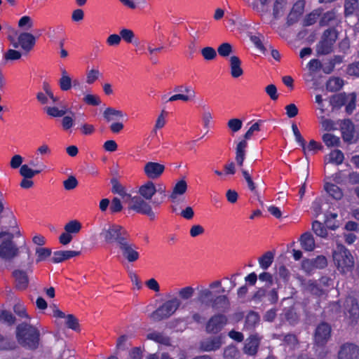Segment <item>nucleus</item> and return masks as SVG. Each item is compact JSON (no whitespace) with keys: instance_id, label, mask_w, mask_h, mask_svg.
Wrapping results in <instances>:
<instances>
[{"instance_id":"4be33fe9","label":"nucleus","mask_w":359,"mask_h":359,"mask_svg":"<svg viewBox=\"0 0 359 359\" xmlns=\"http://www.w3.org/2000/svg\"><path fill=\"white\" fill-rule=\"evenodd\" d=\"M15 280L16 287L20 290L25 289L29 283L28 276L25 271L21 270H15L13 273Z\"/></svg>"},{"instance_id":"c756f323","label":"nucleus","mask_w":359,"mask_h":359,"mask_svg":"<svg viewBox=\"0 0 359 359\" xmlns=\"http://www.w3.org/2000/svg\"><path fill=\"white\" fill-rule=\"evenodd\" d=\"M195 290L191 286H186L180 289L176 290L175 294H178V298L182 300L187 301L191 299L194 294ZM174 293V292H172Z\"/></svg>"},{"instance_id":"473e14b6","label":"nucleus","mask_w":359,"mask_h":359,"mask_svg":"<svg viewBox=\"0 0 359 359\" xmlns=\"http://www.w3.org/2000/svg\"><path fill=\"white\" fill-rule=\"evenodd\" d=\"M82 228L81 223L76 220H71L69 222H67L64 227V229L65 231L68 232L71 235L72 234H77L80 232Z\"/></svg>"},{"instance_id":"f3484780","label":"nucleus","mask_w":359,"mask_h":359,"mask_svg":"<svg viewBox=\"0 0 359 359\" xmlns=\"http://www.w3.org/2000/svg\"><path fill=\"white\" fill-rule=\"evenodd\" d=\"M261 338L257 334L250 336L245 341L243 351L248 355H255L259 346Z\"/></svg>"},{"instance_id":"c9c22d12","label":"nucleus","mask_w":359,"mask_h":359,"mask_svg":"<svg viewBox=\"0 0 359 359\" xmlns=\"http://www.w3.org/2000/svg\"><path fill=\"white\" fill-rule=\"evenodd\" d=\"M273 254L271 252H266L259 259V264L262 269H267L273 263Z\"/></svg>"},{"instance_id":"7c9ffc66","label":"nucleus","mask_w":359,"mask_h":359,"mask_svg":"<svg viewBox=\"0 0 359 359\" xmlns=\"http://www.w3.org/2000/svg\"><path fill=\"white\" fill-rule=\"evenodd\" d=\"M287 5L286 0H275L273 7V15L278 19L283 16Z\"/></svg>"},{"instance_id":"c03bdc74","label":"nucleus","mask_w":359,"mask_h":359,"mask_svg":"<svg viewBox=\"0 0 359 359\" xmlns=\"http://www.w3.org/2000/svg\"><path fill=\"white\" fill-rule=\"evenodd\" d=\"M217 52L221 57H226L233 52V47L229 43H223L218 46Z\"/></svg>"},{"instance_id":"b1692460","label":"nucleus","mask_w":359,"mask_h":359,"mask_svg":"<svg viewBox=\"0 0 359 359\" xmlns=\"http://www.w3.org/2000/svg\"><path fill=\"white\" fill-rule=\"evenodd\" d=\"M248 143L246 140H241L237 144L236 149V161L238 165L243 166L244 160L245 158L246 148Z\"/></svg>"},{"instance_id":"393cba45","label":"nucleus","mask_w":359,"mask_h":359,"mask_svg":"<svg viewBox=\"0 0 359 359\" xmlns=\"http://www.w3.org/2000/svg\"><path fill=\"white\" fill-rule=\"evenodd\" d=\"M61 77L58 81L60 88L62 91H67L72 87V79L65 69H61Z\"/></svg>"},{"instance_id":"4c0bfd02","label":"nucleus","mask_w":359,"mask_h":359,"mask_svg":"<svg viewBox=\"0 0 359 359\" xmlns=\"http://www.w3.org/2000/svg\"><path fill=\"white\" fill-rule=\"evenodd\" d=\"M259 316L255 312H250L245 318V326L247 329H251L254 327L259 322Z\"/></svg>"},{"instance_id":"680f3d73","label":"nucleus","mask_w":359,"mask_h":359,"mask_svg":"<svg viewBox=\"0 0 359 359\" xmlns=\"http://www.w3.org/2000/svg\"><path fill=\"white\" fill-rule=\"evenodd\" d=\"M123 206L119 198L115 197L112 199L109 206L110 212L112 214L119 212L122 210Z\"/></svg>"},{"instance_id":"a878e982","label":"nucleus","mask_w":359,"mask_h":359,"mask_svg":"<svg viewBox=\"0 0 359 359\" xmlns=\"http://www.w3.org/2000/svg\"><path fill=\"white\" fill-rule=\"evenodd\" d=\"M302 248L306 251H313L315 249L316 244L313 236L310 233H305L300 238Z\"/></svg>"},{"instance_id":"412c9836","label":"nucleus","mask_w":359,"mask_h":359,"mask_svg":"<svg viewBox=\"0 0 359 359\" xmlns=\"http://www.w3.org/2000/svg\"><path fill=\"white\" fill-rule=\"evenodd\" d=\"M222 344L221 337H214L203 341L201 348L204 351H212L219 348Z\"/></svg>"},{"instance_id":"ea45409f","label":"nucleus","mask_w":359,"mask_h":359,"mask_svg":"<svg viewBox=\"0 0 359 359\" xmlns=\"http://www.w3.org/2000/svg\"><path fill=\"white\" fill-rule=\"evenodd\" d=\"M358 8V0H346L344 4V10L346 15L353 14Z\"/></svg>"},{"instance_id":"052dcab7","label":"nucleus","mask_w":359,"mask_h":359,"mask_svg":"<svg viewBox=\"0 0 359 359\" xmlns=\"http://www.w3.org/2000/svg\"><path fill=\"white\" fill-rule=\"evenodd\" d=\"M121 39H123L126 43H132L135 37L134 32L129 29H122L120 31Z\"/></svg>"},{"instance_id":"79ce46f5","label":"nucleus","mask_w":359,"mask_h":359,"mask_svg":"<svg viewBox=\"0 0 359 359\" xmlns=\"http://www.w3.org/2000/svg\"><path fill=\"white\" fill-rule=\"evenodd\" d=\"M40 172L41 170H34L27 164L21 165L20 169V175L25 178H32Z\"/></svg>"},{"instance_id":"2f4dec72","label":"nucleus","mask_w":359,"mask_h":359,"mask_svg":"<svg viewBox=\"0 0 359 359\" xmlns=\"http://www.w3.org/2000/svg\"><path fill=\"white\" fill-rule=\"evenodd\" d=\"M325 189L330 196L336 200H339L343 196L341 189L334 184L326 183L325 184Z\"/></svg>"},{"instance_id":"13d9d810","label":"nucleus","mask_w":359,"mask_h":359,"mask_svg":"<svg viewBox=\"0 0 359 359\" xmlns=\"http://www.w3.org/2000/svg\"><path fill=\"white\" fill-rule=\"evenodd\" d=\"M174 91L177 92H184L186 94L190 95V97H196V92L192 88L191 86L184 84L177 86L174 88Z\"/></svg>"},{"instance_id":"49530a36","label":"nucleus","mask_w":359,"mask_h":359,"mask_svg":"<svg viewBox=\"0 0 359 359\" xmlns=\"http://www.w3.org/2000/svg\"><path fill=\"white\" fill-rule=\"evenodd\" d=\"M45 111L48 115L52 117H62L66 113L67 110L65 109H59L56 107H48L45 108Z\"/></svg>"},{"instance_id":"f8f14e48","label":"nucleus","mask_w":359,"mask_h":359,"mask_svg":"<svg viewBox=\"0 0 359 359\" xmlns=\"http://www.w3.org/2000/svg\"><path fill=\"white\" fill-rule=\"evenodd\" d=\"M338 359H359V346L346 342L339 346Z\"/></svg>"},{"instance_id":"6ab92c4d","label":"nucleus","mask_w":359,"mask_h":359,"mask_svg":"<svg viewBox=\"0 0 359 359\" xmlns=\"http://www.w3.org/2000/svg\"><path fill=\"white\" fill-rule=\"evenodd\" d=\"M157 191H163V190H157L154 182H147L140 187L138 194L140 197L145 200H151Z\"/></svg>"},{"instance_id":"cd10ccee","label":"nucleus","mask_w":359,"mask_h":359,"mask_svg":"<svg viewBox=\"0 0 359 359\" xmlns=\"http://www.w3.org/2000/svg\"><path fill=\"white\" fill-rule=\"evenodd\" d=\"M339 22L337 15L334 11H327L325 13L320 20L321 26H334Z\"/></svg>"},{"instance_id":"0e129e2a","label":"nucleus","mask_w":359,"mask_h":359,"mask_svg":"<svg viewBox=\"0 0 359 359\" xmlns=\"http://www.w3.org/2000/svg\"><path fill=\"white\" fill-rule=\"evenodd\" d=\"M64 187L66 190H72L78 185V181L74 176H69L63 182Z\"/></svg>"},{"instance_id":"bf43d9fd","label":"nucleus","mask_w":359,"mask_h":359,"mask_svg":"<svg viewBox=\"0 0 359 359\" xmlns=\"http://www.w3.org/2000/svg\"><path fill=\"white\" fill-rule=\"evenodd\" d=\"M227 126L233 133H236L241 129L243 123L238 118H232L228 121Z\"/></svg>"},{"instance_id":"58836bf2","label":"nucleus","mask_w":359,"mask_h":359,"mask_svg":"<svg viewBox=\"0 0 359 359\" xmlns=\"http://www.w3.org/2000/svg\"><path fill=\"white\" fill-rule=\"evenodd\" d=\"M344 158V154L340 150L336 149L330 154L328 162L339 165L342 163Z\"/></svg>"},{"instance_id":"e433bc0d","label":"nucleus","mask_w":359,"mask_h":359,"mask_svg":"<svg viewBox=\"0 0 359 359\" xmlns=\"http://www.w3.org/2000/svg\"><path fill=\"white\" fill-rule=\"evenodd\" d=\"M323 140L328 147H338L340 143L339 138L331 133L324 134L323 136Z\"/></svg>"},{"instance_id":"2eb2a0df","label":"nucleus","mask_w":359,"mask_h":359,"mask_svg":"<svg viewBox=\"0 0 359 359\" xmlns=\"http://www.w3.org/2000/svg\"><path fill=\"white\" fill-rule=\"evenodd\" d=\"M53 311V316L57 318H65L67 326L74 330H77L79 327L78 320L72 314L65 315L64 312L58 309L55 305L50 306Z\"/></svg>"},{"instance_id":"603ef678","label":"nucleus","mask_w":359,"mask_h":359,"mask_svg":"<svg viewBox=\"0 0 359 359\" xmlns=\"http://www.w3.org/2000/svg\"><path fill=\"white\" fill-rule=\"evenodd\" d=\"M100 75L101 74L97 69H92L88 71L86 73V83L88 84L93 83Z\"/></svg>"},{"instance_id":"dca6fc26","label":"nucleus","mask_w":359,"mask_h":359,"mask_svg":"<svg viewBox=\"0 0 359 359\" xmlns=\"http://www.w3.org/2000/svg\"><path fill=\"white\" fill-rule=\"evenodd\" d=\"M165 165L157 162H148L144 165V174L149 179H157L164 172Z\"/></svg>"},{"instance_id":"f257e3e1","label":"nucleus","mask_w":359,"mask_h":359,"mask_svg":"<svg viewBox=\"0 0 359 359\" xmlns=\"http://www.w3.org/2000/svg\"><path fill=\"white\" fill-rule=\"evenodd\" d=\"M222 287L220 280L212 282L208 287H202L198 291L197 300L202 305L211 307L213 310L224 311L229 305L225 295L214 296L212 290Z\"/></svg>"},{"instance_id":"a211bd4d","label":"nucleus","mask_w":359,"mask_h":359,"mask_svg":"<svg viewBox=\"0 0 359 359\" xmlns=\"http://www.w3.org/2000/svg\"><path fill=\"white\" fill-rule=\"evenodd\" d=\"M35 44V37L30 33L23 32L18 36V43L14 44L15 48H18V45L26 50H30Z\"/></svg>"},{"instance_id":"0eeeda50","label":"nucleus","mask_w":359,"mask_h":359,"mask_svg":"<svg viewBox=\"0 0 359 359\" xmlns=\"http://www.w3.org/2000/svg\"><path fill=\"white\" fill-rule=\"evenodd\" d=\"M0 238H4L0 245V257L10 260L18 254V248L12 241L13 235L6 231L0 232Z\"/></svg>"},{"instance_id":"37998d69","label":"nucleus","mask_w":359,"mask_h":359,"mask_svg":"<svg viewBox=\"0 0 359 359\" xmlns=\"http://www.w3.org/2000/svg\"><path fill=\"white\" fill-rule=\"evenodd\" d=\"M312 229L314 233L322 238H325L327 236V231L324 225L318 221H314L312 223Z\"/></svg>"},{"instance_id":"8fccbe9b","label":"nucleus","mask_w":359,"mask_h":359,"mask_svg":"<svg viewBox=\"0 0 359 359\" xmlns=\"http://www.w3.org/2000/svg\"><path fill=\"white\" fill-rule=\"evenodd\" d=\"M195 97H190V95H188V94L177 93V94H175V95H172L171 97H170L165 101V102H175V101H177V100H182L183 102H188V101L194 100Z\"/></svg>"},{"instance_id":"ddd939ff","label":"nucleus","mask_w":359,"mask_h":359,"mask_svg":"<svg viewBox=\"0 0 359 359\" xmlns=\"http://www.w3.org/2000/svg\"><path fill=\"white\" fill-rule=\"evenodd\" d=\"M226 317L223 314L212 316L206 324V331L209 333H217L226 324Z\"/></svg>"},{"instance_id":"4468645a","label":"nucleus","mask_w":359,"mask_h":359,"mask_svg":"<svg viewBox=\"0 0 359 359\" xmlns=\"http://www.w3.org/2000/svg\"><path fill=\"white\" fill-rule=\"evenodd\" d=\"M331 327L327 323L320 324L315 332L314 340L316 344L323 346L330 337Z\"/></svg>"},{"instance_id":"39448f33","label":"nucleus","mask_w":359,"mask_h":359,"mask_svg":"<svg viewBox=\"0 0 359 359\" xmlns=\"http://www.w3.org/2000/svg\"><path fill=\"white\" fill-rule=\"evenodd\" d=\"M129 235L127 231L121 226L116 224H107L102 229L100 233V238L104 241L106 244L116 243L118 246Z\"/></svg>"},{"instance_id":"4d7b16f0","label":"nucleus","mask_w":359,"mask_h":359,"mask_svg":"<svg viewBox=\"0 0 359 359\" xmlns=\"http://www.w3.org/2000/svg\"><path fill=\"white\" fill-rule=\"evenodd\" d=\"M113 188H112V192L115 194H118L120 196H121L126 202V199H128V197H130V194H127L126 191L124 190L123 187L119 184L117 182L114 181L113 182Z\"/></svg>"},{"instance_id":"a19ab883","label":"nucleus","mask_w":359,"mask_h":359,"mask_svg":"<svg viewBox=\"0 0 359 359\" xmlns=\"http://www.w3.org/2000/svg\"><path fill=\"white\" fill-rule=\"evenodd\" d=\"M51 255V250L49 248H37L36 249V262H40L46 260L48 257H49Z\"/></svg>"},{"instance_id":"a18cd8bd","label":"nucleus","mask_w":359,"mask_h":359,"mask_svg":"<svg viewBox=\"0 0 359 359\" xmlns=\"http://www.w3.org/2000/svg\"><path fill=\"white\" fill-rule=\"evenodd\" d=\"M165 114L166 111L165 110H162L161 114L158 115L155 123L154 128L152 130V133H154V135L156 134V130L158 129H161L165 126L166 123Z\"/></svg>"},{"instance_id":"3c124183","label":"nucleus","mask_w":359,"mask_h":359,"mask_svg":"<svg viewBox=\"0 0 359 359\" xmlns=\"http://www.w3.org/2000/svg\"><path fill=\"white\" fill-rule=\"evenodd\" d=\"M284 345L290 349H293L297 346V339L294 334H287L283 339Z\"/></svg>"},{"instance_id":"e2e57ef3","label":"nucleus","mask_w":359,"mask_h":359,"mask_svg":"<svg viewBox=\"0 0 359 359\" xmlns=\"http://www.w3.org/2000/svg\"><path fill=\"white\" fill-rule=\"evenodd\" d=\"M313 264H314L315 269H323L327 266V262L325 256H318L315 259H312Z\"/></svg>"},{"instance_id":"09e8293b","label":"nucleus","mask_w":359,"mask_h":359,"mask_svg":"<svg viewBox=\"0 0 359 359\" xmlns=\"http://www.w3.org/2000/svg\"><path fill=\"white\" fill-rule=\"evenodd\" d=\"M320 13H321L320 10H315L313 12H311L306 17L304 20V25L306 26H310L314 24L320 17Z\"/></svg>"},{"instance_id":"f704fd0d","label":"nucleus","mask_w":359,"mask_h":359,"mask_svg":"<svg viewBox=\"0 0 359 359\" xmlns=\"http://www.w3.org/2000/svg\"><path fill=\"white\" fill-rule=\"evenodd\" d=\"M103 116L107 121L109 122L114 119V117L122 118L124 114L121 110L108 107L104 111Z\"/></svg>"},{"instance_id":"f03ea898","label":"nucleus","mask_w":359,"mask_h":359,"mask_svg":"<svg viewBox=\"0 0 359 359\" xmlns=\"http://www.w3.org/2000/svg\"><path fill=\"white\" fill-rule=\"evenodd\" d=\"M39 336V331L29 324L22 323L17 327L16 337L19 344L29 349L38 348Z\"/></svg>"},{"instance_id":"6e6d98bb","label":"nucleus","mask_w":359,"mask_h":359,"mask_svg":"<svg viewBox=\"0 0 359 359\" xmlns=\"http://www.w3.org/2000/svg\"><path fill=\"white\" fill-rule=\"evenodd\" d=\"M148 339L165 344H168L169 341V339L168 337L163 336L161 333L157 332L149 334Z\"/></svg>"},{"instance_id":"bb28decb","label":"nucleus","mask_w":359,"mask_h":359,"mask_svg":"<svg viewBox=\"0 0 359 359\" xmlns=\"http://www.w3.org/2000/svg\"><path fill=\"white\" fill-rule=\"evenodd\" d=\"M343 138L346 142H351L353 138L354 126L351 121H344L341 126Z\"/></svg>"},{"instance_id":"5fc2aeb1","label":"nucleus","mask_w":359,"mask_h":359,"mask_svg":"<svg viewBox=\"0 0 359 359\" xmlns=\"http://www.w3.org/2000/svg\"><path fill=\"white\" fill-rule=\"evenodd\" d=\"M18 26L20 28L28 30L34 26V22L29 16L25 15L20 19Z\"/></svg>"},{"instance_id":"7ed1b4c3","label":"nucleus","mask_w":359,"mask_h":359,"mask_svg":"<svg viewBox=\"0 0 359 359\" xmlns=\"http://www.w3.org/2000/svg\"><path fill=\"white\" fill-rule=\"evenodd\" d=\"M166 297L168 300L151 314V318L153 320L160 321L170 318L182 305L180 299L172 293V291L167 293Z\"/></svg>"},{"instance_id":"864d4df0","label":"nucleus","mask_w":359,"mask_h":359,"mask_svg":"<svg viewBox=\"0 0 359 359\" xmlns=\"http://www.w3.org/2000/svg\"><path fill=\"white\" fill-rule=\"evenodd\" d=\"M262 123V121H259L252 124V126L245 133L244 135V140H250L256 133L259 132L260 130V126Z\"/></svg>"},{"instance_id":"1a4fd4ad","label":"nucleus","mask_w":359,"mask_h":359,"mask_svg":"<svg viewBox=\"0 0 359 359\" xmlns=\"http://www.w3.org/2000/svg\"><path fill=\"white\" fill-rule=\"evenodd\" d=\"M344 313L348 319L349 323L355 325L359 318V304L358 299L353 296L346 297L344 302Z\"/></svg>"},{"instance_id":"9b49d317","label":"nucleus","mask_w":359,"mask_h":359,"mask_svg":"<svg viewBox=\"0 0 359 359\" xmlns=\"http://www.w3.org/2000/svg\"><path fill=\"white\" fill-rule=\"evenodd\" d=\"M118 248L121 255L128 262H135L139 259L140 254L137 251V248L129 242L128 238H126L122 243H121Z\"/></svg>"},{"instance_id":"de8ad7c7","label":"nucleus","mask_w":359,"mask_h":359,"mask_svg":"<svg viewBox=\"0 0 359 359\" xmlns=\"http://www.w3.org/2000/svg\"><path fill=\"white\" fill-rule=\"evenodd\" d=\"M201 55L205 60H212L217 57V52L213 48L208 46L201 49Z\"/></svg>"},{"instance_id":"338daca9","label":"nucleus","mask_w":359,"mask_h":359,"mask_svg":"<svg viewBox=\"0 0 359 359\" xmlns=\"http://www.w3.org/2000/svg\"><path fill=\"white\" fill-rule=\"evenodd\" d=\"M0 320L12 325L15 322L14 316L8 311H0Z\"/></svg>"},{"instance_id":"9d476101","label":"nucleus","mask_w":359,"mask_h":359,"mask_svg":"<svg viewBox=\"0 0 359 359\" xmlns=\"http://www.w3.org/2000/svg\"><path fill=\"white\" fill-rule=\"evenodd\" d=\"M356 95L355 93L339 94L331 98V103L334 106H346V111L351 114L355 108Z\"/></svg>"},{"instance_id":"c85d7f7f","label":"nucleus","mask_w":359,"mask_h":359,"mask_svg":"<svg viewBox=\"0 0 359 359\" xmlns=\"http://www.w3.org/2000/svg\"><path fill=\"white\" fill-rule=\"evenodd\" d=\"M187 189V184L185 180H182L176 183L170 196V199L174 201L178 196L183 195Z\"/></svg>"},{"instance_id":"69168bd1","label":"nucleus","mask_w":359,"mask_h":359,"mask_svg":"<svg viewBox=\"0 0 359 359\" xmlns=\"http://www.w3.org/2000/svg\"><path fill=\"white\" fill-rule=\"evenodd\" d=\"M83 101L90 105L97 106L101 103L100 99L98 96L88 94L83 97Z\"/></svg>"},{"instance_id":"423d86ee","label":"nucleus","mask_w":359,"mask_h":359,"mask_svg":"<svg viewBox=\"0 0 359 359\" xmlns=\"http://www.w3.org/2000/svg\"><path fill=\"white\" fill-rule=\"evenodd\" d=\"M147 201L140 196H131L130 195V197L126 199V203L128 204L129 209L137 213L147 215L151 219H154L156 217L155 212Z\"/></svg>"},{"instance_id":"6e6552de","label":"nucleus","mask_w":359,"mask_h":359,"mask_svg":"<svg viewBox=\"0 0 359 359\" xmlns=\"http://www.w3.org/2000/svg\"><path fill=\"white\" fill-rule=\"evenodd\" d=\"M337 34L333 29L325 31L322 40L316 47V51L319 55H327L333 50V46L337 40Z\"/></svg>"},{"instance_id":"774afa93","label":"nucleus","mask_w":359,"mask_h":359,"mask_svg":"<svg viewBox=\"0 0 359 359\" xmlns=\"http://www.w3.org/2000/svg\"><path fill=\"white\" fill-rule=\"evenodd\" d=\"M74 126V120L72 116H65L62 119V127L64 130L68 131Z\"/></svg>"},{"instance_id":"72a5a7b5","label":"nucleus","mask_w":359,"mask_h":359,"mask_svg":"<svg viewBox=\"0 0 359 359\" xmlns=\"http://www.w3.org/2000/svg\"><path fill=\"white\" fill-rule=\"evenodd\" d=\"M344 85L343 80L339 78H331L326 83V89L330 92L339 90Z\"/></svg>"},{"instance_id":"aec40b11","label":"nucleus","mask_w":359,"mask_h":359,"mask_svg":"<svg viewBox=\"0 0 359 359\" xmlns=\"http://www.w3.org/2000/svg\"><path fill=\"white\" fill-rule=\"evenodd\" d=\"M79 251L75 250H60L56 251L53 253V256L51 260L54 263H60L74 257H76L80 255Z\"/></svg>"},{"instance_id":"5701e85b","label":"nucleus","mask_w":359,"mask_h":359,"mask_svg":"<svg viewBox=\"0 0 359 359\" xmlns=\"http://www.w3.org/2000/svg\"><path fill=\"white\" fill-rule=\"evenodd\" d=\"M231 75L233 78H238L243 75L241 61L237 56H231L229 59Z\"/></svg>"},{"instance_id":"20e7f679","label":"nucleus","mask_w":359,"mask_h":359,"mask_svg":"<svg viewBox=\"0 0 359 359\" xmlns=\"http://www.w3.org/2000/svg\"><path fill=\"white\" fill-rule=\"evenodd\" d=\"M333 262L337 270L343 274L351 272L354 266V258L344 245H338L332 253Z\"/></svg>"}]
</instances>
